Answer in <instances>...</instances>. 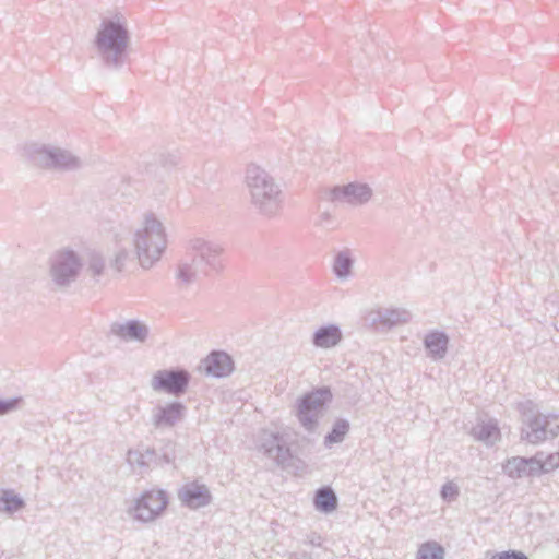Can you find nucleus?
I'll use <instances>...</instances> for the list:
<instances>
[{"label":"nucleus","instance_id":"f257e3e1","mask_svg":"<svg viewBox=\"0 0 559 559\" xmlns=\"http://www.w3.org/2000/svg\"><path fill=\"white\" fill-rule=\"evenodd\" d=\"M130 40L127 20L121 14H116L102 20L94 46L104 66L118 70L124 63Z\"/></svg>","mask_w":559,"mask_h":559},{"label":"nucleus","instance_id":"f03ea898","mask_svg":"<svg viewBox=\"0 0 559 559\" xmlns=\"http://www.w3.org/2000/svg\"><path fill=\"white\" fill-rule=\"evenodd\" d=\"M189 260L181 261L178 265L177 280L188 286L210 274L211 271H219L222 247L203 238H192L187 247Z\"/></svg>","mask_w":559,"mask_h":559},{"label":"nucleus","instance_id":"7ed1b4c3","mask_svg":"<svg viewBox=\"0 0 559 559\" xmlns=\"http://www.w3.org/2000/svg\"><path fill=\"white\" fill-rule=\"evenodd\" d=\"M246 187L251 204L261 215L272 217L283 205V191L275 178L264 168L251 164L246 170Z\"/></svg>","mask_w":559,"mask_h":559},{"label":"nucleus","instance_id":"20e7f679","mask_svg":"<svg viewBox=\"0 0 559 559\" xmlns=\"http://www.w3.org/2000/svg\"><path fill=\"white\" fill-rule=\"evenodd\" d=\"M166 237L162 221L153 212L145 213L133 238L138 260L143 269H150L159 261L166 249Z\"/></svg>","mask_w":559,"mask_h":559},{"label":"nucleus","instance_id":"39448f33","mask_svg":"<svg viewBox=\"0 0 559 559\" xmlns=\"http://www.w3.org/2000/svg\"><path fill=\"white\" fill-rule=\"evenodd\" d=\"M519 411L522 421V440L538 444L559 435L558 415L540 413L532 401L520 403Z\"/></svg>","mask_w":559,"mask_h":559},{"label":"nucleus","instance_id":"423d86ee","mask_svg":"<svg viewBox=\"0 0 559 559\" xmlns=\"http://www.w3.org/2000/svg\"><path fill=\"white\" fill-rule=\"evenodd\" d=\"M83 260L71 249L57 251L50 260L49 286L55 293H67L79 278Z\"/></svg>","mask_w":559,"mask_h":559},{"label":"nucleus","instance_id":"0eeeda50","mask_svg":"<svg viewBox=\"0 0 559 559\" xmlns=\"http://www.w3.org/2000/svg\"><path fill=\"white\" fill-rule=\"evenodd\" d=\"M25 157L33 165L47 169L74 170L81 166L79 157L52 145L31 143L24 147Z\"/></svg>","mask_w":559,"mask_h":559},{"label":"nucleus","instance_id":"6e6552de","mask_svg":"<svg viewBox=\"0 0 559 559\" xmlns=\"http://www.w3.org/2000/svg\"><path fill=\"white\" fill-rule=\"evenodd\" d=\"M331 400L332 392L328 386L318 388L298 400L297 417L306 430L312 432L317 429L318 419L323 416Z\"/></svg>","mask_w":559,"mask_h":559},{"label":"nucleus","instance_id":"1a4fd4ad","mask_svg":"<svg viewBox=\"0 0 559 559\" xmlns=\"http://www.w3.org/2000/svg\"><path fill=\"white\" fill-rule=\"evenodd\" d=\"M190 382V374L180 368L158 370L152 379V389L157 392H165L180 396L187 391Z\"/></svg>","mask_w":559,"mask_h":559},{"label":"nucleus","instance_id":"9d476101","mask_svg":"<svg viewBox=\"0 0 559 559\" xmlns=\"http://www.w3.org/2000/svg\"><path fill=\"white\" fill-rule=\"evenodd\" d=\"M328 200L335 205H350L358 206L367 201L372 195L371 188L366 183L349 182L343 186H335L328 190Z\"/></svg>","mask_w":559,"mask_h":559},{"label":"nucleus","instance_id":"9b49d317","mask_svg":"<svg viewBox=\"0 0 559 559\" xmlns=\"http://www.w3.org/2000/svg\"><path fill=\"white\" fill-rule=\"evenodd\" d=\"M167 503L168 500L165 491H145L139 499L134 501V506L130 510V513L134 519L139 521H153L163 512Z\"/></svg>","mask_w":559,"mask_h":559},{"label":"nucleus","instance_id":"f8f14e48","mask_svg":"<svg viewBox=\"0 0 559 559\" xmlns=\"http://www.w3.org/2000/svg\"><path fill=\"white\" fill-rule=\"evenodd\" d=\"M261 449L265 455L274 460L275 463L283 468L294 466L295 457L293 456L290 449L287 447L286 441L280 433L263 432Z\"/></svg>","mask_w":559,"mask_h":559},{"label":"nucleus","instance_id":"ddd939ff","mask_svg":"<svg viewBox=\"0 0 559 559\" xmlns=\"http://www.w3.org/2000/svg\"><path fill=\"white\" fill-rule=\"evenodd\" d=\"M187 407L178 401L158 403L152 411L151 423L158 429H170L182 421Z\"/></svg>","mask_w":559,"mask_h":559},{"label":"nucleus","instance_id":"4468645a","mask_svg":"<svg viewBox=\"0 0 559 559\" xmlns=\"http://www.w3.org/2000/svg\"><path fill=\"white\" fill-rule=\"evenodd\" d=\"M109 332L123 342L144 343L150 329L139 320H127L124 322H112Z\"/></svg>","mask_w":559,"mask_h":559},{"label":"nucleus","instance_id":"2eb2a0df","mask_svg":"<svg viewBox=\"0 0 559 559\" xmlns=\"http://www.w3.org/2000/svg\"><path fill=\"white\" fill-rule=\"evenodd\" d=\"M201 368L207 376L224 378L234 370V360L223 350H213L201 361Z\"/></svg>","mask_w":559,"mask_h":559},{"label":"nucleus","instance_id":"dca6fc26","mask_svg":"<svg viewBox=\"0 0 559 559\" xmlns=\"http://www.w3.org/2000/svg\"><path fill=\"white\" fill-rule=\"evenodd\" d=\"M178 497L185 506L191 509L205 507L210 504L212 499L209 488L198 481L186 484L179 490Z\"/></svg>","mask_w":559,"mask_h":559},{"label":"nucleus","instance_id":"f3484780","mask_svg":"<svg viewBox=\"0 0 559 559\" xmlns=\"http://www.w3.org/2000/svg\"><path fill=\"white\" fill-rule=\"evenodd\" d=\"M175 459L174 454L168 450H165L162 454H158L155 449L146 448L143 452L141 451H129L128 461L131 464H136L141 467L150 466L151 464H169Z\"/></svg>","mask_w":559,"mask_h":559},{"label":"nucleus","instance_id":"a211bd4d","mask_svg":"<svg viewBox=\"0 0 559 559\" xmlns=\"http://www.w3.org/2000/svg\"><path fill=\"white\" fill-rule=\"evenodd\" d=\"M342 338L341 328L336 324H328L314 331L311 342L316 347L328 349L338 345Z\"/></svg>","mask_w":559,"mask_h":559},{"label":"nucleus","instance_id":"6ab92c4d","mask_svg":"<svg viewBox=\"0 0 559 559\" xmlns=\"http://www.w3.org/2000/svg\"><path fill=\"white\" fill-rule=\"evenodd\" d=\"M449 345V336L442 331H431L424 338V347L433 360L445 357Z\"/></svg>","mask_w":559,"mask_h":559},{"label":"nucleus","instance_id":"aec40b11","mask_svg":"<svg viewBox=\"0 0 559 559\" xmlns=\"http://www.w3.org/2000/svg\"><path fill=\"white\" fill-rule=\"evenodd\" d=\"M82 260L83 266L85 265V275L94 284L100 283V278L106 274V260L104 255L98 251L92 250L87 251Z\"/></svg>","mask_w":559,"mask_h":559},{"label":"nucleus","instance_id":"412c9836","mask_svg":"<svg viewBox=\"0 0 559 559\" xmlns=\"http://www.w3.org/2000/svg\"><path fill=\"white\" fill-rule=\"evenodd\" d=\"M314 507L322 513H331L337 508V497L331 487L323 486L316 491Z\"/></svg>","mask_w":559,"mask_h":559},{"label":"nucleus","instance_id":"4be33fe9","mask_svg":"<svg viewBox=\"0 0 559 559\" xmlns=\"http://www.w3.org/2000/svg\"><path fill=\"white\" fill-rule=\"evenodd\" d=\"M25 507V501L12 489H0V512L9 515L21 511Z\"/></svg>","mask_w":559,"mask_h":559},{"label":"nucleus","instance_id":"5701e85b","mask_svg":"<svg viewBox=\"0 0 559 559\" xmlns=\"http://www.w3.org/2000/svg\"><path fill=\"white\" fill-rule=\"evenodd\" d=\"M474 437L486 443L492 445L499 439L500 432L496 421H483L473 428Z\"/></svg>","mask_w":559,"mask_h":559},{"label":"nucleus","instance_id":"b1692460","mask_svg":"<svg viewBox=\"0 0 559 559\" xmlns=\"http://www.w3.org/2000/svg\"><path fill=\"white\" fill-rule=\"evenodd\" d=\"M353 259L348 251H340L334 260L333 272L338 280H346L349 277L353 269Z\"/></svg>","mask_w":559,"mask_h":559},{"label":"nucleus","instance_id":"393cba45","mask_svg":"<svg viewBox=\"0 0 559 559\" xmlns=\"http://www.w3.org/2000/svg\"><path fill=\"white\" fill-rule=\"evenodd\" d=\"M526 465V457L513 456L507 460L502 466V469L511 478H522L527 476Z\"/></svg>","mask_w":559,"mask_h":559},{"label":"nucleus","instance_id":"a878e982","mask_svg":"<svg viewBox=\"0 0 559 559\" xmlns=\"http://www.w3.org/2000/svg\"><path fill=\"white\" fill-rule=\"evenodd\" d=\"M349 430V423L346 419H337L332 430L325 436L324 443L326 445L333 443H340L344 440L345 436Z\"/></svg>","mask_w":559,"mask_h":559},{"label":"nucleus","instance_id":"bb28decb","mask_svg":"<svg viewBox=\"0 0 559 559\" xmlns=\"http://www.w3.org/2000/svg\"><path fill=\"white\" fill-rule=\"evenodd\" d=\"M411 318V312L405 308H389L386 309V329L405 324Z\"/></svg>","mask_w":559,"mask_h":559},{"label":"nucleus","instance_id":"cd10ccee","mask_svg":"<svg viewBox=\"0 0 559 559\" xmlns=\"http://www.w3.org/2000/svg\"><path fill=\"white\" fill-rule=\"evenodd\" d=\"M444 549L436 542L424 543L417 552V559H443Z\"/></svg>","mask_w":559,"mask_h":559},{"label":"nucleus","instance_id":"c85d7f7f","mask_svg":"<svg viewBox=\"0 0 559 559\" xmlns=\"http://www.w3.org/2000/svg\"><path fill=\"white\" fill-rule=\"evenodd\" d=\"M130 258L131 252L128 249L118 248L110 257L109 270L114 271L115 273H120Z\"/></svg>","mask_w":559,"mask_h":559},{"label":"nucleus","instance_id":"c756f323","mask_svg":"<svg viewBox=\"0 0 559 559\" xmlns=\"http://www.w3.org/2000/svg\"><path fill=\"white\" fill-rule=\"evenodd\" d=\"M364 324L368 328L380 329L384 325V314L380 307L371 308L364 317Z\"/></svg>","mask_w":559,"mask_h":559},{"label":"nucleus","instance_id":"7c9ffc66","mask_svg":"<svg viewBox=\"0 0 559 559\" xmlns=\"http://www.w3.org/2000/svg\"><path fill=\"white\" fill-rule=\"evenodd\" d=\"M526 462L527 476H537L543 473H546L544 471L543 453H537L535 456L526 459Z\"/></svg>","mask_w":559,"mask_h":559},{"label":"nucleus","instance_id":"2f4dec72","mask_svg":"<svg viewBox=\"0 0 559 559\" xmlns=\"http://www.w3.org/2000/svg\"><path fill=\"white\" fill-rule=\"evenodd\" d=\"M441 498L447 502L455 501L460 495V489L453 481H447L440 491Z\"/></svg>","mask_w":559,"mask_h":559},{"label":"nucleus","instance_id":"473e14b6","mask_svg":"<svg viewBox=\"0 0 559 559\" xmlns=\"http://www.w3.org/2000/svg\"><path fill=\"white\" fill-rule=\"evenodd\" d=\"M21 397L2 400L0 399V416L9 414L19 407Z\"/></svg>","mask_w":559,"mask_h":559},{"label":"nucleus","instance_id":"72a5a7b5","mask_svg":"<svg viewBox=\"0 0 559 559\" xmlns=\"http://www.w3.org/2000/svg\"><path fill=\"white\" fill-rule=\"evenodd\" d=\"M544 471L549 473L559 466V453H550L543 457Z\"/></svg>","mask_w":559,"mask_h":559},{"label":"nucleus","instance_id":"f704fd0d","mask_svg":"<svg viewBox=\"0 0 559 559\" xmlns=\"http://www.w3.org/2000/svg\"><path fill=\"white\" fill-rule=\"evenodd\" d=\"M491 559H528L526 555L516 550L498 552Z\"/></svg>","mask_w":559,"mask_h":559},{"label":"nucleus","instance_id":"c9c22d12","mask_svg":"<svg viewBox=\"0 0 559 559\" xmlns=\"http://www.w3.org/2000/svg\"><path fill=\"white\" fill-rule=\"evenodd\" d=\"M333 217L329 212H323L320 214L317 225L323 228H332Z\"/></svg>","mask_w":559,"mask_h":559},{"label":"nucleus","instance_id":"e433bc0d","mask_svg":"<svg viewBox=\"0 0 559 559\" xmlns=\"http://www.w3.org/2000/svg\"><path fill=\"white\" fill-rule=\"evenodd\" d=\"M288 559H313L311 554L306 551H295L288 555Z\"/></svg>","mask_w":559,"mask_h":559},{"label":"nucleus","instance_id":"4c0bfd02","mask_svg":"<svg viewBox=\"0 0 559 559\" xmlns=\"http://www.w3.org/2000/svg\"><path fill=\"white\" fill-rule=\"evenodd\" d=\"M308 543L312 546H321V536L313 533L308 536Z\"/></svg>","mask_w":559,"mask_h":559}]
</instances>
